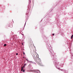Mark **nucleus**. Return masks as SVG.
<instances>
[{
	"mask_svg": "<svg viewBox=\"0 0 73 73\" xmlns=\"http://www.w3.org/2000/svg\"><path fill=\"white\" fill-rule=\"evenodd\" d=\"M52 35H53V36H54V34H53Z\"/></svg>",
	"mask_w": 73,
	"mask_h": 73,
	"instance_id": "nucleus-14",
	"label": "nucleus"
},
{
	"mask_svg": "<svg viewBox=\"0 0 73 73\" xmlns=\"http://www.w3.org/2000/svg\"><path fill=\"white\" fill-rule=\"evenodd\" d=\"M34 73H40V71L39 70L35 71Z\"/></svg>",
	"mask_w": 73,
	"mask_h": 73,
	"instance_id": "nucleus-3",
	"label": "nucleus"
},
{
	"mask_svg": "<svg viewBox=\"0 0 73 73\" xmlns=\"http://www.w3.org/2000/svg\"><path fill=\"white\" fill-rule=\"evenodd\" d=\"M51 53H52V54L53 53H52V52H51Z\"/></svg>",
	"mask_w": 73,
	"mask_h": 73,
	"instance_id": "nucleus-18",
	"label": "nucleus"
},
{
	"mask_svg": "<svg viewBox=\"0 0 73 73\" xmlns=\"http://www.w3.org/2000/svg\"><path fill=\"white\" fill-rule=\"evenodd\" d=\"M23 71V72H25V70H22Z\"/></svg>",
	"mask_w": 73,
	"mask_h": 73,
	"instance_id": "nucleus-11",
	"label": "nucleus"
},
{
	"mask_svg": "<svg viewBox=\"0 0 73 73\" xmlns=\"http://www.w3.org/2000/svg\"><path fill=\"white\" fill-rule=\"evenodd\" d=\"M29 10H28V11H27V13H26V18H27V17H28V15H30L29 14Z\"/></svg>",
	"mask_w": 73,
	"mask_h": 73,
	"instance_id": "nucleus-2",
	"label": "nucleus"
},
{
	"mask_svg": "<svg viewBox=\"0 0 73 73\" xmlns=\"http://www.w3.org/2000/svg\"><path fill=\"white\" fill-rule=\"evenodd\" d=\"M24 68H25V67H24V66H23L22 67H21V71H23V69Z\"/></svg>",
	"mask_w": 73,
	"mask_h": 73,
	"instance_id": "nucleus-6",
	"label": "nucleus"
},
{
	"mask_svg": "<svg viewBox=\"0 0 73 73\" xmlns=\"http://www.w3.org/2000/svg\"><path fill=\"white\" fill-rule=\"evenodd\" d=\"M29 4H31V0H29Z\"/></svg>",
	"mask_w": 73,
	"mask_h": 73,
	"instance_id": "nucleus-9",
	"label": "nucleus"
},
{
	"mask_svg": "<svg viewBox=\"0 0 73 73\" xmlns=\"http://www.w3.org/2000/svg\"><path fill=\"white\" fill-rule=\"evenodd\" d=\"M27 65V63H25L24 65H23V66L25 67V66H26Z\"/></svg>",
	"mask_w": 73,
	"mask_h": 73,
	"instance_id": "nucleus-8",
	"label": "nucleus"
},
{
	"mask_svg": "<svg viewBox=\"0 0 73 73\" xmlns=\"http://www.w3.org/2000/svg\"><path fill=\"white\" fill-rule=\"evenodd\" d=\"M55 56L56 55H53L52 57H54V58H53V60H54V59H55V61L54 62H55V63H56L57 61V59H56V58L55 57Z\"/></svg>",
	"mask_w": 73,
	"mask_h": 73,
	"instance_id": "nucleus-1",
	"label": "nucleus"
},
{
	"mask_svg": "<svg viewBox=\"0 0 73 73\" xmlns=\"http://www.w3.org/2000/svg\"><path fill=\"white\" fill-rule=\"evenodd\" d=\"M36 57L38 58V61H39V62H41V59H40L38 58V55H37L36 56Z\"/></svg>",
	"mask_w": 73,
	"mask_h": 73,
	"instance_id": "nucleus-4",
	"label": "nucleus"
},
{
	"mask_svg": "<svg viewBox=\"0 0 73 73\" xmlns=\"http://www.w3.org/2000/svg\"><path fill=\"white\" fill-rule=\"evenodd\" d=\"M61 70H64L62 69Z\"/></svg>",
	"mask_w": 73,
	"mask_h": 73,
	"instance_id": "nucleus-17",
	"label": "nucleus"
},
{
	"mask_svg": "<svg viewBox=\"0 0 73 73\" xmlns=\"http://www.w3.org/2000/svg\"><path fill=\"white\" fill-rule=\"evenodd\" d=\"M26 60L28 62H30V63H33L32 62L29 61L28 59H26Z\"/></svg>",
	"mask_w": 73,
	"mask_h": 73,
	"instance_id": "nucleus-5",
	"label": "nucleus"
},
{
	"mask_svg": "<svg viewBox=\"0 0 73 73\" xmlns=\"http://www.w3.org/2000/svg\"><path fill=\"white\" fill-rule=\"evenodd\" d=\"M71 37H73V35H72V36Z\"/></svg>",
	"mask_w": 73,
	"mask_h": 73,
	"instance_id": "nucleus-16",
	"label": "nucleus"
},
{
	"mask_svg": "<svg viewBox=\"0 0 73 73\" xmlns=\"http://www.w3.org/2000/svg\"><path fill=\"white\" fill-rule=\"evenodd\" d=\"M16 56H17V55H18V53H17L16 54Z\"/></svg>",
	"mask_w": 73,
	"mask_h": 73,
	"instance_id": "nucleus-12",
	"label": "nucleus"
},
{
	"mask_svg": "<svg viewBox=\"0 0 73 73\" xmlns=\"http://www.w3.org/2000/svg\"><path fill=\"white\" fill-rule=\"evenodd\" d=\"M4 46H7V44H5L4 45Z\"/></svg>",
	"mask_w": 73,
	"mask_h": 73,
	"instance_id": "nucleus-10",
	"label": "nucleus"
},
{
	"mask_svg": "<svg viewBox=\"0 0 73 73\" xmlns=\"http://www.w3.org/2000/svg\"><path fill=\"white\" fill-rule=\"evenodd\" d=\"M71 38L72 39V38H73V37H72V36H71Z\"/></svg>",
	"mask_w": 73,
	"mask_h": 73,
	"instance_id": "nucleus-13",
	"label": "nucleus"
},
{
	"mask_svg": "<svg viewBox=\"0 0 73 73\" xmlns=\"http://www.w3.org/2000/svg\"><path fill=\"white\" fill-rule=\"evenodd\" d=\"M23 54L24 55V54H25V53L24 52H23Z\"/></svg>",
	"mask_w": 73,
	"mask_h": 73,
	"instance_id": "nucleus-15",
	"label": "nucleus"
},
{
	"mask_svg": "<svg viewBox=\"0 0 73 73\" xmlns=\"http://www.w3.org/2000/svg\"><path fill=\"white\" fill-rule=\"evenodd\" d=\"M55 66L56 67V68H57V67H58V64H55Z\"/></svg>",
	"mask_w": 73,
	"mask_h": 73,
	"instance_id": "nucleus-7",
	"label": "nucleus"
}]
</instances>
